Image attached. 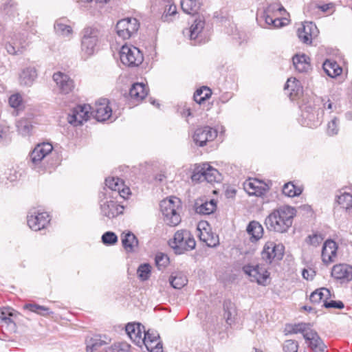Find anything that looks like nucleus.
Wrapping results in <instances>:
<instances>
[{"mask_svg": "<svg viewBox=\"0 0 352 352\" xmlns=\"http://www.w3.org/2000/svg\"><path fill=\"white\" fill-rule=\"evenodd\" d=\"M296 215V210L294 207L282 206L266 217L265 224L269 230L285 233L292 227Z\"/></svg>", "mask_w": 352, "mask_h": 352, "instance_id": "f257e3e1", "label": "nucleus"}, {"mask_svg": "<svg viewBox=\"0 0 352 352\" xmlns=\"http://www.w3.org/2000/svg\"><path fill=\"white\" fill-rule=\"evenodd\" d=\"M160 206L166 224L169 226H176L181 222L182 204L179 198L170 197L164 199L161 201Z\"/></svg>", "mask_w": 352, "mask_h": 352, "instance_id": "f03ea898", "label": "nucleus"}, {"mask_svg": "<svg viewBox=\"0 0 352 352\" xmlns=\"http://www.w3.org/2000/svg\"><path fill=\"white\" fill-rule=\"evenodd\" d=\"M285 12L284 8L279 3H271L256 19L259 25L265 28H279L283 25L280 16Z\"/></svg>", "mask_w": 352, "mask_h": 352, "instance_id": "7ed1b4c3", "label": "nucleus"}, {"mask_svg": "<svg viewBox=\"0 0 352 352\" xmlns=\"http://www.w3.org/2000/svg\"><path fill=\"white\" fill-rule=\"evenodd\" d=\"M53 150L51 144L43 142L38 144L30 153V166L38 173L44 172L48 167V158Z\"/></svg>", "mask_w": 352, "mask_h": 352, "instance_id": "20e7f679", "label": "nucleus"}, {"mask_svg": "<svg viewBox=\"0 0 352 352\" xmlns=\"http://www.w3.org/2000/svg\"><path fill=\"white\" fill-rule=\"evenodd\" d=\"M177 254H182L194 250L196 241L192 234L186 229L177 230L169 243Z\"/></svg>", "mask_w": 352, "mask_h": 352, "instance_id": "39448f33", "label": "nucleus"}, {"mask_svg": "<svg viewBox=\"0 0 352 352\" xmlns=\"http://www.w3.org/2000/svg\"><path fill=\"white\" fill-rule=\"evenodd\" d=\"M99 30L96 28L87 27L82 30L81 52L82 56L88 58L93 55L98 42Z\"/></svg>", "mask_w": 352, "mask_h": 352, "instance_id": "423d86ee", "label": "nucleus"}, {"mask_svg": "<svg viewBox=\"0 0 352 352\" xmlns=\"http://www.w3.org/2000/svg\"><path fill=\"white\" fill-rule=\"evenodd\" d=\"M242 270L251 282L263 286H266L270 283V274L262 265L247 264L242 267Z\"/></svg>", "mask_w": 352, "mask_h": 352, "instance_id": "0eeeda50", "label": "nucleus"}, {"mask_svg": "<svg viewBox=\"0 0 352 352\" xmlns=\"http://www.w3.org/2000/svg\"><path fill=\"white\" fill-rule=\"evenodd\" d=\"M48 212L38 208H32L27 215V222L30 228L34 231L45 229L50 222Z\"/></svg>", "mask_w": 352, "mask_h": 352, "instance_id": "6e6552de", "label": "nucleus"}, {"mask_svg": "<svg viewBox=\"0 0 352 352\" xmlns=\"http://www.w3.org/2000/svg\"><path fill=\"white\" fill-rule=\"evenodd\" d=\"M121 62L129 67H136L143 61V55L140 50L133 46L124 45L120 51Z\"/></svg>", "mask_w": 352, "mask_h": 352, "instance_id": "1a4fd4ad", "label": "nucleus"}, {"mask_svg": "<svg viewBox=\"0 0 352 352\" xmlns=\"http://www.w3.org/2000/svg\"><path fill=\"white\" fill-rule=\"evenodd\" d=\"M140 28V23L135 18H124L118 21L116 32L122 40L129 39L136 34Z\"/></svg>", "mask_w": 352, "mask_h": 352, "instance_id": "9d476101", "label": "nucleus"}, {"mask_svg": "<svg viewBox=\"0 0 352 352\" xmlns=\"http://www.w3.org/2000/svg\"><path fill=\"white\" fill-rule=\"evenodd\" d=\"M115 199L107 196V192H105L104 197L100 201V212L102 216L113 219L123 213L124 206L118 204Z\"/></svg>", "mask_w": 352, "mask_h": 352, "instance_id": "9b49d317", "label": "nucleus"}, {"mask_svg": "<svg viewBox=\"0 0 352 352\" xmlns=\"http://www.w3.org/2000/svg\"><path fill=\"white\" fill-rule=\"evenodd\" d=\"M285 247L282 243L267 241L261 252V258L267 263H272L283 258Z\"/></svg>", "mask_w": 352, "mask_h": 352, "instance_id": "f8f14e48", "label": "nucleus"}, {"mask_svg": "<svg viewBox=\"0 0 352 352\" xmlns=\"http://www.w3.org/2000/svg\"><path fill=\"white\" fill-rule=\"evenodd\" d=\"M322 111L320 109H314L311 107H306L302 110L300 122L302 126L309 128H316L322 122Z\"/></svg>", "mask_w": 352, "mask_h": 352, "instance_id": "ddd939ff", "label": "nucleus"}, {"mask_svg": "<svg viewBox=\"0 0 352 352\" xmlns=\"http://www.w3.org/2000/svg\"><path fill=\"white\" fill-rule=\"evenodd\" d=\"M106 186L111 190V194H107L113 199H117L120 197L123 199H126L129 195V188L125 186L124 182L119 177H109L105 179Z\"/></svg>", "mask_w": 352, "mask_h": 352, "instance_id": "4468645a", "label": "nucleus"}, {"mask_svg": "<svg viewBox=\"0 0 352 352\" xmlns=\"http://www.w3.org/2000/svg\"><path fill=\"white\" fill-rule=\"evenodd\" d=\"M217 136V130L210 126H204L195 130L193 140L197 145L204 146L208 142L214 140Z\"/></svg>", "mask_w": 352, "mask_h": 352, "instance_id": "2eb2a0df", "label": "nucleus"}, {"mask_svg": "<svg viewBox=\"0 0 352 352\" xmlns=\"http://www.w3.org/2000/svg\"><path fill=\"white\" fill-rule=\"evenodd\" d=\"M331 276L340 281L347 283L352 280V265L346 263L335 265L331 269Z\"/></svg>", "mask_w": 352, "mask_h": 352, "instance_id": "dca6fc26", "label": "nucleus"}, {"mask_svg": "<svg viewBox=\"0 0 352 352\" xmlns=\"http://www.w3.org/2000/svg\"><path fill=\"white\" fill-rule=\"evenodd\" d=\"M89 105H78L74 108L72 113L67 117L69 123L74 126H78L88 120L89 116Z\"/></svg>", "mask_w": 352, "mask_h": 352, "instance_id": "f3484780", "label": "nucleus"}, {"mask_svg": "<svg viewBox=\"0 0 352 352\" xmlns=\"http://www.w3.org/2000/svg\"><path fill=\"white\" fill-rule=\"evenodd\" d=\"M109 103V100L106 98H100L96 102L92 113L98 121L104 122L111 118L112 109Z\"/></svg>", "mask_w": 352, "mask_h": 352, "instance_id": "a211bd4d", "label": "nucleus"}, {"mask_svg": "<svg viewBox=\"0 0 352 352\" xmlns=\"http://www.w3.org/2000/svg\"><path fill=\"white\" fill-rule=\"evenodd\" d=\"M53 80L56 82L59 91L63 94H67L74 88V80L69 75L58 72L54 74Z\"/></svg>", "mask_w": 352, "mask_h": 352, "instance_id": "6ab92c4d", "label": "nucleus"}, {"mask_svg": "<svg viewBox=\"0 0 352 352\" xmlns=\"http://www.w3.org/2000/svg\"><path fill=\"white\" fill-rule=\"evenodd\" d=\"M304 339L314 352H327V346L313 328L304 335Z\"/></svg>", "mask_w": 352, "mask_h": 352, "instance_id": "aec40b11", "label": "nucleus"}, {"mask_svg": "<svg viewBox=\"0 0 352 352\" xmlns=\"http://www.w3.org/2000/svg\"><path fill=\"white\" fill-rule=\"evenodd\" d=\"M204 25L205 22L203 19L200 18L196 19L190 28L183 30V34L185 36L189 37L190 40L193 42L192 45L200 43L201 39L199 38Z\"/></svg>", "mask_w": 352, "mask_h": 352, "instance_id": "412c9836", "label": "nucleus"}, {"mask_svg": "<svg viewBox=\"0 0 352 352\" xmlns=\"http://www.w3.org/2000/svg\"><path fill=\"white\" fill-rule=\"evenodd\" d=\"M298 36L299 39L306 44H311L312 38L316 37L318 33L316 25L312 22H305L301 28L298 29Z\"/></svg>", "mask_w": 352, "mask_h": 352, "instance_id": "4be33fe9", "label": "nucleus"}, {"mask_svg": "<svg viewBox=\"0 0 352 352\" xmlns=\"http://www.w3.org/2000/svg\"><path fill=\"white\" fill-rule=\"evenodd\" d=\"M144 337H142V344H144L149 352H163L162 343L157 342L155 346H152V340H160L159 333L153 330L145 331L144 329Z\"/></svg>", "mask_w": 352, "mask_h": 352, "instance_id": "5701e85b", "label": "nucleus"}, {"mask_svg": "<svg viewBox=\"0 0 352 352\" xmlns=\"http://www.w3.org/2000/svg\"><path fill=\"white\" fill-rule=\"evenodd\" d=\"M338 245L333 240L324 242L322 250V260L324 264H329L336 261L337 258Z\"/></svg>", "mask_w": 352, "mask_h": 352, "instance_id": "b1692460", "label": "nucleus"}, {"mask_svg": "<svg viewBox=\"0 0 352 352\" xmlns=\"http://www.w3.org/2000/svg\"><path fill=\"white\" fill-rule=\"evenodd\" d=\"M144 327L140 323H128L125 331L130 339L138 346L142 345V333Z\"/></svg>", "mask_w": 352, "mask_h": 352, "instance_id": "393cba45", "label": "nucleus"}, {"mask_svg": "<svg viewBox=\"0 0 352 352\" xmlns=\"http://www.w3.org/2000/svg\"><path fill=\"white\" fill-rule=\"evenodd\" d=\"M243 186L245 190L250 195L262 196L267 190L266 185L256 179L246 180Z\"/></svg>", "mask_w": 352, "mask_h": 352, "instance_id": "a878e982", "label": "nucleus"}, {"mask_svg": "<svg viewBox=\"0 0 352 352\" xmlns=\"http://www.w3.org/2000/svg\"><path fill=\"white\" fill-rule=\"evenodd\" d=\"M284 89L288 91V94L292 100L299 98L302 94V86L300 82L295 78H288Z\"/></svg>", "mask_w": 352, "mask_h": 352, "instance_id": "bb28decb", "label": "nucleus"}, {"mask_svg": "<svg viewBox=\"0 0 352 352\" xmlns=\"http://www.w3.org/2000/svg\"><path fill=\"white\" fill-rule=\"evenodd\" d=\"M23 43L24 41H22L17 36H14V37H12L10 41L6 42L4 48L10 55H19L22 54L25 49Z\"/></svg>", "mask_w": 352, "mask_h": 352, "instance_id": "cd10ccee", "label": "nucleus"}, {"mask_svg": "<svg viewBox=\"0 0 352 352\" xmlns=\"http://www.w3.org/2000/svg\"><path fill=\"white\" fill-rule=\"evenodd\" d=\"M54 30L58 35L67 38H70L73 34L69 21L65 18H60L55 21Z\"/></svg>", "mask_w": 352, "mask_h": 352, "instance_id": "c85d7f7f", "label": "nucleus"}, {"mask_svg": "<svg viewBox=\"0 0 352 352\" xmlns=\"http://www.w3.org/2000/svg\"><path fill=\"white\" fill-rule=\"evenodd\" d=\"M336 202L346 212H351L352 210V195L344 190H340L336 196Z\"/></svg>", "mask_w": 352, "mask_h": 352, "instance_id": "c756f323", "label": "nucleus"}, {"mask_svg": "<svg viewBox=\"0 0 352 352\" xmlns=\"http://www.w3.org/2000/svg\"><path fill=\"white\" fill-rule=\"evenodd\" d=\"M37 77V72L34 67L24 68L19 74V82L21 85L31 86Z\"/></svg>", "mask_w": 352, "mask_h": 352, "instance_id": "7c9ffc66", "label": "nucleus"}, {"mask_svg": "<svg viewBox=\"0 0 352 352\" xmlns=\"http://www.w3.org/2000/svg\"><path fill=\"white\" fill-rule=\"evenodd\" d=\"M32 119V116L30 115L28 117L21 118L17 120L16 126L19 133L23 136H28L31 134L33 128Z\"/></svg>", "mask_w": 352, "mask_h": 352, "instance_id": "2f4dec72", "label": "nucleus"}, {"mask_svg": "<svg viewBox=\"0 0 352 352\" xmlns=\"http://www.w3.org/2000/svg\"><path fill=\"white\" fill-rule=\"evenodd\" d=\"M121 241L124 250L128 252H133L135 248L138 245V240L131 232H122Z\"/></svg>", "mask_w": 352, "mask_h": 352, "instance_id": "473e14b6", "label": "nucleus"}, {"mask_svg": "<svg viewBox=\"0 0 352 352\" xmlns=\"http://www.w3.org/2000/svg\"><path fill=\"white\" fill-rule=\"evenodd\" d=\"M148 94V89L143 82L134 83L129 91L131 98L137 102L143 100Z\"/></svg>", "mask_w": 352, "mask_h": 352, "instance_id": "72a5a7b5", "label": "nucleus"}, {"mask_svg": "<svg viewBox=\"0 0 352 352\" xmlns=\"http://www.w3.org/2000/svg\"><path fill=\"white\" fill-rule=\"evenodd\" d=\"M247 232L251 236L252 241L259 240L263 234V228L258 222L252 221L247 227Z\"/></svg>", "mask_w": 352, "mask_h": 352, "instance_id": "f704fd0d", "label": "nucleus"}, {"mask_svg": "<svg viewBox=\"0 0 352 352\" xmlns=\"http://www.w3.org/2000/svg\"><path fill=\"white\" fill-rule=\"evenodd\" d=\"M324 72L330 77L335 78L341 74L342 67L334 60H326L322 65Z\"/></svg>", "mask_w": 352, "mask_h": 352, "instance_id": "c9c22d12", "label": "nucleus"}, {"mask_svg": "<svg viewBox=\"0 0 352 352\" xmlns=\"http://www.w3.org/2000/svg\"><path fill=\"white\" fill-rule=\"evenodd\" d=\"M293 64L299 72H305L310 68L309 58L305 54H296L293 57Z\"/></svg>", "mask_w": 352, "mask_h": 352, "instance_id": "e433bc0d", "label": "nucleus"}, {"mask_svg": "<svg viewBox=\"0 0 352 352\" xmlns=\"http://www.w3.org/2000/svg\"><path fill=\"white\" fill-rule=\"evenodd\" d=\"M311 328L312 325L310 323L300 322L294 324H288L286 326L285 330L289 334L301 333L304 337V335L308 333V331H309Z\"/></svg>", "mask_w": 352, "mask_h": 352, "instance_id": "4c0bfd02", "label": "nucleus"}, {"mask_svg": "<svg viewBox=\"0 0 352 352\" xmlns=\"http://www.w3.org/2000/svg\"><path fill=\"white\" fill-rule=\"evenodd\" d=\"M200 7V0H181V8L188 14L194 15L197 14Z\"/></svg>", "mask_w": 352, "mask_h": 352, "instance_id": "58836bf2", "label": "nucleus"}, {"mask_svg": "<svg viewBox=\"0 0 352 352\" xmlns=\"http://www.w3.org/2000/svg\"><path fill=\"white\" fill-rule=\"evenodd\" d=\"M217 205L214 199L206 201L204 202L195 203V211L201 214H210L212 213L216 209Z\"/></svg>", "mask_w": 352, "mask_h": 352, "instance_id": "ea45409f", "label": "nucleus"}, {"mask_svg": "<svg viewBox=\"0 0 352 352\" xmlns=\"http://www.w3.org/2000/svg\"><path fill=\"white\" fill-rule=\"evenodd\" d=\"M331 297V292L329 289L322 287L316 289L310 295L309 299L313 303L324 302Z\"/></svg>", "mask_w": 352, "mask_h": 352, "instance_id": "a19ab883", "label": "nucleus"}, {"mask_svg": "<svg viewBox=\"0 0 352 352\" xmlns=\"http://www.w3.org/2000/svg\"><path fill=\"white\" fill-rule=\"evenodd\" d=\"M169 280L171 286L177 289L182 288L188 283L186 276L181 272L173 273Z\"/></svg>", "mask_w": 352, "mask_h": 352, "instance_id": "79ce46f5", "label": "nucleus"}, {"mask_svg": "<svg viewBox=\"0 0 352 352\" xmlns=\"http://www.w3.org/2000/svg\"><path fill=\"white\" fill-rule=\"evenodd\" d=\"M203 167H204V170H205V181L208 183H212L219 180V173L216 168H214L208 163H204Z\"/></svg>", "mask_w": 352, "mask_h": 352, "instance_id": "37998d69", "label": "nucleus"}, {"mask_svg": "<svg viewBox=\"0 0 352 352\" xmlns=\"http://www.w3.org/2000/svg\"><path fill=\"white\" fill-rule=\"evenodd\" d=\"M282 190L283 193L289 197L298 196L302 192V189L296 186L292 182L286 183L283 186Z\"/></svg>", "mask_w": 352, "mask_h": 352, "instance_id": "c03bdc74", "label": "nucleus"}, {"mask_svg": "<svg viewBox=\"0 0 352 352\" xmlns=\"http://www.w3.org/2000/svg\"><path fill=\"white\" fill-rule=\"evenodd\" d=\"M211 95V90L206 87L197 89L194 94V100L198 103L201 104L206 99L209 98Z\"/></svg>", "mask_w": 352, "mask_h": 352, "instance_id": "a18cd8bd", "label": "nucleus"}, {"mask_svg": "<svg viewBox=\"0 0 352 352\" xmlns=\"http://www.w3.org/2000/svg\"><path fill=\"white\" fill-rule=\"evenodd\" d=\"M151 272V267L148 263L141 264L138 270L137 274L141 280H146L149 278Z\"/></svg>", "mask_w": 352, "mask_h": 352, "instance_id": "49530a36", "label": "nucleus"}, {"mask_svg": "<svg viewBox=\"0 0 352 352\" xmlns=\"http://www.w3.org/2000/svg\"><path fill=\"white\" fill-rule=\"evenodd\" d=\"M340 120L338 118L334 117L327 124V133L329 136H333L338 133Z\"/></svg>", "mask_w": 352, "mask_h": 352, "instance_id": "de8ad7c7", "label": "nucleus"}, {"mask_svg": "<svg viewBox=\"0 0 352 352\" xmlns=\"http://www.w3.org/2000/svg\"><path fill=\"white\" fill-rule=\"evenodd\" d=\"M204 167H203V164L196 165L194 168L192 175L191 176L192 180L194 182H201L205 181V179H204V177H205L204 170H204Z\"/></svg>", "mask_w": 352, "mask_h": 352, "instance_id": "09e8293b", "label": "nucleus"}, {"mask_svg": "<svg viewBox=\"0 0 352 352\" xmlns=\"http://www.w3.org/2000/svg\"><path fill=\"white\" fill-rule=\"evenodd\" d=\"M10 127L5 123L0 122V144H4L10 140Z\"/></svg>", "mask_w": 352, "mask_h": 352, "instance_id": "8fccbe9b", "label": "nucleus"}, {"mask_svg": "<svg viewBox=\"0 0 352 352\" xmlns=\"http://www.w3.org/2000/svg\"><path fill=\"white\" fill-rule=\"evenodd\" d=\"M102 242L106 245H113L118 241L117 235L111 231L104 232L102 236Z\"/></svg>", "mask_w": 352, "mask_h": 352, "instance_id": "3c124183", "label": "nucleus"}, {"mask_svg": "<svg viewBox=\"0 0 352 352\" xmlns=\"http://www.w3.org/2000/svg\"><path fill=\"white\" fill-rule=\"evenodd\" d=\"M155 264L159 270L165 267L169 263L168 256L163 253H158L155 256Z\"/></svg>", "mask_w": 352, "mask_h": 352, "instance_id": "603ef678", "label": "nucleus"}, {"mask_svg": "<svg viewBox=\"0 0 352 352\" xmlns=\"http://www.w3.org/2000/svg\"><path fill=\"white\" fill-rule=\"evenodd\" d=\"M10 105L14 109H19L23 106V98L19 94H15L12 95L9 98Z\"/></svg>", "mask_w": 352, "mask_h": 352, "instance_id": "864d4df0", "label": "nucleus"}, {"mask_svg": "<svg viewBox=\"0 0 352 352\" xmlns=\"http://www.w3.org/2000/svg\"><path fill=\"white\" fill-rule=\"evenodd\" d=\"M298 344L294 340H287L283 344V351L285 352H298Z\"/></svg>", "mask_w": 352, "mask_h": 352, "instance_id": "5fc2aeb1", "label": "nucleus"}, {"mask_svg": "<svg viewBox=\"0 0 352 352\" xmlns=\"http://www.w3.org/2000/svg\"><path fill=\"white\" fill-rule=\"evenodd\" d=\"M200 239L206 242L208 247H216L219 244V238L217 236H208L207 238L204 236V233H201Z\"/></svg>", "mask_w": 352, "mask_h": 352, "instance_id": "6e6d98bb", "label": "nucleus"}, {"mask_svg": "<svg viewBox=\"0 0 352 352\" xmlns=\"http://www.w3.org/2000/svg\"><path fill=\"white\" fill-rule=\"evenodd\" d=\"M18 178V173L14 169H9L4 173L3 177H0L1 182H4L5 179L10 182L16 181Z\"/></svg>", "mask_w": 352, "mask_h": 352, "instance_id": "4d7b16f0", "label": "nucleus"}, {"mask_svg": "<svg viewBox=\"0 0 352 352\" xmlns=\"http://www.w3.org/2000/svg\"><path fill=\"white\" fill-rule=\"evenodd\" d=\"M324 307L326 308H335V309H341L344 308V303L342 301H335V300H330L327 301L325 300V302L323 304Z\"/></svg>", "mask_w": 352, "mask_h": 352, "instance_id": "13d9d810", "label": "nucleus"}, {"mask_svg": "<svg viewBox=\"0 0 352 352\" xmlns=\"http://www.w3.org/2000/svg\"><path fill=\"white\" fill-rule=\"evenodd\" d=\"M322 241V238L321 235L314 234L313 235H309L308 236L307 242L313 245V246H318Z\"/></svg>", "mask_w": 352, "mask_h": 352, "instance_id": "bf43d9fd", "label": "nucleus"}, {"mask_svg": "<svg viewBox=\"0 0 352 352\" xmlns=\"http://www.w3.org/2000/svg\"><path fill=\"white\" fill-rule=\"evenodd\" d=\"M302 276L303 278L306 279L307 280H312L316 276V272L312 268H307L304 269L302 271Z\"/></svg>", "mask_w": 352, "mask_h": 352, "instance_id": "052dcab7", "label": "nucleus"}, {"mask_svg": "<svg viewBox=\"0 0 352 352\" xmlns=\"http://www.w3.org/2000/svg\"><path fill=\"white\" fill-rule=\"evenodd\" d=\"M41 306L35 303H28L24 305L23 309L38 314Z\"/></svg>", "mask_w": 352, "mask_h": 352, "instance_id": "680f3d73", "label": "nucleus"}, {"mask_svg": "<svg viewBox=\"0 0 352 352\" xmlns=\"http://www.w3.org/2000/svg\"><path fill=\"white\" fill-rule=\"evenodd\" d=\"M7 316H12V314L10 311L9 308H3L1 311L0 318H1V319L4 320L6 322H11V319Z\"/></svg>", "mask_w": 352, "mask_h": 352, "instance_id": "e2e57ef3", "label": "nucleus"}, {"mask_svg": "<svg viewBox=\"0 0 352 352\" xmlns=\"http://www.w3.org/2000/svg\"><path fill=\"white\" fill-rule=\"evenodd\" d=\"M177 12V8L176 6L173 4L170 5L168 8L165 10V17L166 18L168 16H172L175 14Z\"/></svg>", "mask_w": 352, "mask_h": 352, "instance_id": "0e129e2a", "label": "nucleus"}, {"mask_svg": "<svg viewBox=\"0 0 352 352\" xmlns=\"http://www.w3.org/2000/svg\"><path fill=\"white\" fill-rule=\"evenodd\" d=\"M52 314L53 312L51 311L48 307L45 306H41L38 315H41L42 316H47Z\"/></svg>", "mask_w": 352, "mask_h": 352, "instance_id": "69168bd1", "label": "nucleus"}, {"mask_svg": "<svg viewBox=\"0 0 352 352\" xmlns=\"http://www.w3.org/2000/svg\"><path fill=\"white\" fill-rule=\"evenodd\" d=\"M319 8L324 12H327L329 11H333V4L331 3H327V4L320 6Z\"/></svg>", "mask_w": 352, "mask_h": 352, "instance_id": "338daca9", "label": "nucleus"}, {"mask_svg": "<svg viewBox=\"0 0 352 352\" xmlns=\"http://www.w3.org/2000/svg\"><path fill=\"white\" fill-rule=\"evenodd\" d=\"M130 345L126 343H122L120 344L118 352H130Z\"/></svg>", "mask_w": 352, "mask_h": 352, "instance_id": "774afa93", "label": "nucleus"}]
</instances>
